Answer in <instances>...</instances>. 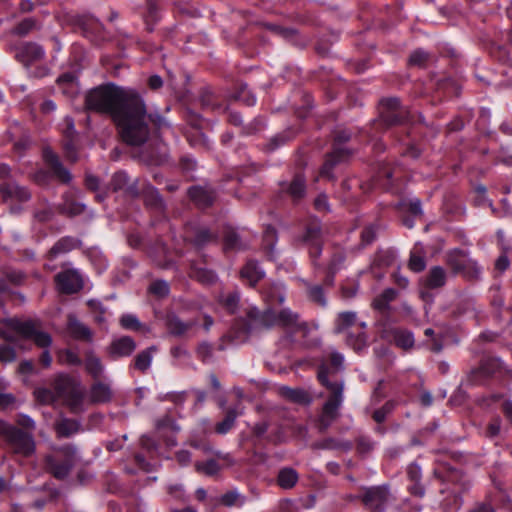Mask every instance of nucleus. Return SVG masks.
<instances>
[{
    "label": "nucleus",
    "mask_w": 512,
    "mask_h": 512,
    "mask_svg": "<svg viewBox=\"0 0 512 512\" xmlns=\"http://www.w3.org/2000/svg\"><path fill=\"white\" fill-rule=\"evenodd\" d=\"M85 108L111 117L121 140L130 146L144 144L152 131L166 125L158 114H148L146 104L135 89L108 82L89 90Z\"/></svg>",
    "instance_id": "1"
},
{
    "label": "nucleus",
    "mask_w": 512,
    "mask_h": 512,
    "mask_svg": "<svg viewBox=\"0 0 512 512\" xmlns=\"http://www.w3.org/2000/svg\"><path fill=\"white\" fill-rule=\"evenodd\" d=\"M379 117L374 119L370 126L361 130L365 134L367 142L372 143V149L376 154L382 153L386 145L381 139V134L391 130V136L401 146L399 153L403 157L417 159L422 150L411 138V125L416 121L414 115L403 105L397 97L382 98L378 105Z\"/></svg>",
    "instance_id": "2"
},
{
    "label": "nucleus",
    "mask_w": 512,
    "mask_h": 512,
    "mask_svg": "<svg viewBox=\"0 0 512 512\" xmlns=\"http://www.w3.org/2000/svg\"><path fill=\"white\" fill-rule=\"evenodd\" d=\"M248 316L251 319H258L262 325L269 328L272 326H281L283 328L292 329L293 331L306 332L307 323L299 321V315L288 308L276 311L268 308L263 312L256 309L249 311Z\"/></svg>",
    "instance_id": "3"
},
{
    "label": "nucleus",
    "mask_w": 512,
    "mask_h": 512,
    "mask_svg": "<svg viewBox=\"0 0 512 512\" xmlns=\"http://www.w3.org/2000/svg\"><path fill=\"white\" fill-rule=\"evenodd\" d=\"M352 138V132L348 129H340L334 132L332 151L325 157V161L320 169V174L329 180L334 178V167L347 161L353 154V150L345 147Z\"/></svg>",
    "instance_id": "4"
},
{
    "label": "nucleus",
    "mask_w": 512,
    "mask_h": 512,
    "mask_svg": "<svg viewBox=\"0 0 512 512\" xmlns=\"http://www.w3.org/2000/svg\"><path fill=\"white\" fill-rule=\"evenodd\" d=\"M396 179V167L389 163H383L372 182L362 183L357 178H348L342 181L341 187L345 192L352 190L354 187H359L365 194L369 193L374 186H380L385 191L396 192L398 189L395 185Z\"/></svg>",
    "instance_id": "5"
},
{
    "label": "nucleus",
    "mask_w": 512,
    "mask_h": 512,
    "mask_svg": "<svg viewBox=\"0 0 512 512\" xmlns=\"http://www.w3.org/2000/svg\"><path fill=\"white\" fill-rule=\"evenodd\" d=\"M319 383L329 391V396L322 409L326 416L337 418L339 409L343 403L344 384L339 381L329 380V369L327 364L319 365L317 369Z\"/></svg>",
    "instance_id": "6"
},
{
    "label": "nucleus",
    "mask_w": 512,
    "mask_h": 512,
    "mask_svg": "<svg viewBox=\"0 0 512 512\" xmlns=\"http://www.w3.org/2000/svg\"><path fill=\"white\" fill-rule=\"evenodd\" d=\"M76 461V448L72 445H65L54 454L46 456L45 466L54 478L63 480L68 476Z\"/></svg>",
    "instance_id": "7"
},
{
    "label": "nucleus",
    "mask_w": 512,
    "mask_h": 512,
    "mask_svg": "<svg viewBox=\"0 0 512 512\" xmlns=\"http://www.w3.org/2000/svg\"><path fill=\"white\" fill-rule=\"evenodd\" d=\"M0 435L16 454L28 457L34 453L35 442L30 433L9 423L0 422Z\"/></svg>",
    "instance_id": "8"
},
{
    "label": "nucleus",
    "mask_w": 512,
    "mask_h": 512,
    "mask_svg": "<svg viewBox=\"0 0 512 512\" xmlns=\"http://www.w3.org/2000/svg\"><path fill=\"white\" fill-rule=\"evenodd\" d=\"M297 242L308 249L312 264L317 266V260L323 250V232L320 220L310 219L304 226L302 233L297 237Z\"/></svg>",
    "instance_id": "9"
},
{
    "label": "nucleus",
    "mask_w": 512,
    "mask_h": 512,
    "mask_svg": "<svg viewBox=\"0 0 512 512\" xmlns=\"http://www.w3.org/2000/svg\"><path fill=\"white\" fill-rule=\"evenodd\" d=\"M445 263L453 274H460L468 279H475L481 273L477 262L472 260L466 251L459 248L447 251Z\"/></svg>",
    "instance_id": "10"
},
{
    "label": "nucleus",
    "mask_w": 512,
    "mask_h": 512,
    "mask_svg": "<svg viewBox=\"0 0 512 512\" xmlns=\"http://www.w3.org/2000/svg\"><path fill=\"white\" fill-rule=\"evenodd\" d=\"M360 500L370 512H386L393 500L390 487L387 484L363 487Z\"/></svg>",
    "instance_id": "11"
},
{
    "label": "nucleus",
    "mask_w": 512,
    "mask_h": 512,
    "mask_svg": "<svg viewBox=\"0 0 512 512\" xmlns=\"http://www.w3.org/2000/svg\"><path fill=\"white\" fill-rule=\"evenodd\" d=\"M65 21L92 42H97L103 37L102 24L90 14L68 13Z\"/></svg>",
    "instance_id": "12"
},
{
    "label": "nucleus",
    "mask_w": 512,
    "mask_h": 512,
    "mask_svg": "<svg viewBox=\"0 0 512 512\" xmlns=\"http://www.w3.org/2000/svg\"><path fill=\"white\" fill-rule=\"evenodd\" d=\"M9 326L25 339L33 340L36 346L48 348L52 344V337L49 333L38 330L36 323L32 320L21 321L11 319Z\"/></svg>",
    "instance_id": "13"
},
{
    "label": "nucleus",
    "mask_w": 512,
    "mask_h": 512,
    "mask_svg": "<svg viewBox=\"0 0 512 512\" xmlns=\"http://www.w3.org/2000/svg\"><path fill=\"white\" fill-rule=\"evenodd\" d=\"M279 194L287 197L294 205L300 204L307 195V180L302 171L293 174L291 180L279 183Z\"/></svg>",
    "instance_id": "14"
},
{
    "label": "nucleus",
    "mask_w": 512,
    "mask_h": 512,
    "mask_svg": "<svg viewBox=\"0 0 512 512\" xmlns=\"http://www.w3.org/2000/svg\"><path fill=\"white\" fill-rule=\"evenodd\" d=\"M267 431V422H259L255 424L247 435L242 434L240 447L247 451L253 450L254 454H256L258 450L264 448L266 442L270 441L267 436Z\"/></svg>",
    "instance_id": "15"
},
{
    "label": "nucleus",
    "mask_w": 512,
    "mask_h": 512,
    "mask_svg": "<svg viewBox=\"0 0 512 512\" xmlns=\"http://www.w3.org/2000/svg\"><path fill=\"white\" fill-rule=\"evenodd\" d=\"M184 240L196 249L218 241V233L205 226L190 225L185 228Z\"/></svg>",
    "instance_id": "16"
},
{
    "label": "nucleus",
    "mask_w": 512,
    "mask_h": 512,
    "mask_svg": "<svg viewBox=\"0 0 512 512\" xmlns=\"http://www.w3.org/2000/svg\"><path fill=\"white\" fill-rule=\"evenodd\" d=\"M58 291L65 295L78 293L83 288V279L76 269H66L55 275Z\"/></svg>",
    "instance_id": "17"
},
{
    "label": "nucleus",
    "mask_w": 512,
    "mask_h": 512,
    "mask_svg": "<svg viewBox=\"0 0 512 512\" xmlns=\"http://www.w3.org/2000/svg\"><path fill=\"white\" fill-rule=\"evenodd\" d=\"M501 364L498 358L484 357L478 367L471 370L470 381L475 385L485 384L501 369Z\"/></svg>",
    "instance_id": "18"
},
{
    "label": "nucleus",
    "mask_w": 512,
    "mask_h": 512,
    "mask_svg": "<svg viewBox=\"0 0 512 512\" xmlns=\"http://www.w3.org/2000/svg\"><path fill=\"white\" fill-rule=\"evenodd\" d=\"M447 282V272L441 266H433L429 269L428 273L421 280V297L423 300L428 301L432 299L430 290L440 289L445 286Z\"/></svg>",
    "instance_id": "19"
},
{
    "label": "nucleus",
    "mask_w": 512,
    "mask_h": 512,
    "mask_svg": "<svg viewBox=\"0 0 512 512\" xmlns=\"http://www.w3.org/2000/svg\"><path fill=\"white\" fill-rule=\"evenodd\" d=\"M137 344L131 336H121L111 341L106 348V354L112 361L131 356Z\"/></svg>",
    "instance_id": "20"
},
{
    "label": "nucleus",
    "mask_w": 512,
    "mask_h": 512,
    "mask_svg": "<svg viewBox=\"0 0 512 512\" xmlns=\"http://www.w3.org/2000/svg\"><path fill=\"white\" fill-rule=\"evenodd\" d=\"M200 104L204 111L222 113L227 108L226 98L211 87L203 88L200 92Z\"/></svg>",
    "instance_id": "21"
},
{
    "label": "nucleus",
    "mask_w": 512,
    "mask_h": 512,
    "mask_svg": "<svg viewBox=\"0 0 512 512\" xmlns=\"http://www.w3.org/2000/svg\"><path fill=\"white\" fill-rule=\"evenodd\" d=\"M43 56V48L36 43L21 42L15 46V58L26 66L40 60Z\"/></svg>",
    "instance_id": "22"
},
{
    "label": "nucleus",
    "mask_w": 512,
    "mask_h": 512,
    "mask_svg": "<svg viewBox=\"0 0 512 512\" xmlns=\"http://www.w3.org/2000/svg\"><path fill=\"white\" fill-rule=\"evenodd\" d=\"M187 194L189 199L200 209L211 207L216 199L214 189L199 185L191 186Z\"/></svg>",
    "instance_id": "23"
},
{
    "label": "nucleus",
    "mask_w": 512,
    "mask_h": 512,
    "mask_svg": "<svg viewBox=\"0 0 512 512\" xmlns=\"http://www.w3.org/2000/svg\"><path fill=\"white\" fill-rule=\"evenodd\" d=\"M297 135V129L288 127L283 131L271 136L262 144L261 150L267 154L273 153L281 147L287 145Z\"/></svg>",
    "instance_id": "24"
},
{
    "label": "nucleus",
    "mask_w": 512,
    "mask_h": 512,
    "mask_svg": "<svg viewBox=\"0 0 512 512\" xmlns=\"http://www.w3.org/2000/svg\"><path fill=\"white\" fill-rule=\"evenodd\" d=\"M43 159L50 168L52 174L62 183H69L72 179L71 173L63 166L58 155L50 149H44Z\"/></svg>",
    "instance_id": "25"
},
{
    "label": "nucleus",
    "mask_w": 512,
    "mask_h": 512,
    "mask_svg": "<svg viewBox=\"0 0 512 512\" xmlns=\"http://www.w3.org/2000/svg\"><path fill=\"white\" fill-rule=\"evenodd\" d=\"M82 245V241L77 237L63 236L48 250L47 258L53 261L61 254L69 253L75 249H81Z\"/></svg>",
    "instance_id": "26"
},
{
    "label": "nucleus",
    "mask_w": 512,
    "mask_h": 512,
    "mask_svg": "<svg viewBox=\"0 0 512 512\" xmlns=\"http://www.w3.org/2000/svg\"><path fill=\"white\" fill-rule=\"evenodd\" d=\"M265 277V272L256 260H248L240 270V279L254 288Z\"/></svg>",
    "instance_id": "27"
},
{
    "label": "nucleus",
    "mask_w": 512,
    "mask_h": 512,
    "mask_svg": "<svg viewBox=\"0 0 512 512\" xmlns=\"http://www.w3.org/2000/svg\"><path fill=\"white\" fill-rule=\"evenodd\" d=\"M130 178L125 171H118L113 174L110 184L107 187L112 192L124 191L127 195L136 197L139 191L135 184H129Z\"/></svg>",
    "instance_id": "28"
},
{
    "label": "nucleus",
    "mask_w": 512,
    "mask_h": 512,
    "mask_svg": "<svg viewBox=\"0 0 512 512\" xmlns=\"http://www.w3.org/2000/svg\"><path fill=\"white\" fill-rule=\"evenodd\" d=\"M197 324L196 320L183 321L175 313H168L165 325L170 335L181 337Z\"/></svg>",
    "instance_id": "29"
},
{
    "label": "nucleus",
    "mask_w": 512,
    "mask_h": 512,
    "mask_svg": "<svg viewBox=\"0 0 512 512\" xmlns=\"http://www.w3.org/2000/svg\"><path fill=\"white\" fill-rule=\"evenodd\" d=\"M67 331L69 335L76 340L85 342L92 341L93 333L91 329L79 321L73 314L67 316Z\"/></svg>",
    "instance_id": "30"
},
{
    "label": "nucleus",
    "mask_w": 512,
    "mask_h": 512,
    "mask_svg": "<svg viewBox=\"0 0 512 512\" xmlns=\"http://www.w3.org/2000/svg\"><path fill=\"white\" fill-rule=\"evenodd\" d=\"M113 392L108 383L99 379L95 380L90 386L89 400L92 404H105L112 400Z\"/></svg>",
    "instance_id": "31"
},
{
    "label": "nucleus",
    "mask_w": 512,
    "mask_h": 512,
    "mask_svg": "<svg viewBox=\"0 0 512 512\" xmlns=\"http://www.w3.org/2000/svg\"><path fill=\"white\" fill-rule=\"evenodd\" d=\"M366 323L361 322L353 330L349 331L346 336V343L355 352L360 353L368 346V336L365 332Z\"/></svg>",
    "instance_id": "32"
},
{
    "label": "nucleus",
    "mask_w": 512,
    "mask_h": 512,
    "mask_svg": "<svg viewBox=\"0 0 512 512\" xmlns=\"http://www.w3.org/2000/svg\"><path fill=\"white\" fill-rule=\"evenodd\" d=\"M53 389L58 397L64 398L81 384L78 380L66 373H59L53 380Z\"/></svg>",
    "instance_id": "33"
},
{
    "label": "nucleus",
    "mask_w": 512,
    "mask_h": 512,
    "mask_svg": "<svg viewBox=\"0 0 512 512\" xmlns=\"http://www.w3.org/2000/svg\"><path fill=\"white\" fill-rule=\"evenodd\" d=\"M0 193L5 201L16 200L26 202L30 199V192L24 186H20L15 182H7L1 185Z\"/></svg>",
    "instance_id": "34"
},
{
    "label": "nucleus",
    "mask_w": 512,
    "mask_h": 512,
    "mask_svg": "<svg viewBox=\"0 0 512 512\" xmlns=\"http://www.w3.org/2000/svg\"><path fill=\"white\" fill-rule=\"evenodd\" d=\"M157 351L155 346H150L139 352L129 365V369H135L141 373H146L150 368L153 355Z\"/></svg>",
    "instance_id": "35"
},
{
    "label": "nucleus",
    "mask_w": 512,
    "mask_h": 512,
    "mask_svg": "<svg viewBox=\"0 0 512 512\" xmlns=\"http://www.w3.org/2000/svg\"><path fill=\"white\" fill-rule=\"evenodd\" d=\"M144 203L147 208L152 212L162 215L165 211V203L158 192V190L152 186H148L144 193Z\"/></svg>",
    "instance_id": "36"
},
{
    "label": "nucleus",
    "mask_w": 512,
    "mask_h": 512,
    "mask_svg": "<svg viewBox=\"0 0 512 512\" xmlns=\"http://www.w3.org/2000/svg\"><path fill=\"white\" fill-rule=\"evenodd\" d=\"M408 267L415 273L422 272L426 267V251L421 243H416L410 251Z\"/></svg>",
    "instance_id": "37"
},
{
    "label": "nucleus",
    "mask_w": 512,
    "mask_h": 512,
    "mask_svg": "<svg viewBox=\"0 0 512 512\" xmlns=\"http://www.w3.org/2000/svg\"><path fill=\"white\" fill-rule=\"evenodd\" d=\"M436 92L441 98L458 97L461 93L460 85L452 78H441L435 84Z\"/></svg>",
    "instance_id": "38"
},
{
    "label": "nucleus",
    "mask_w": 512,
    "mask_h": 512,
    "mask_svg": "<svg viewBox=\"0 0 512 512\" xmlns=\"http://www.w3.org/2000/svg\"><path fill=\"white\" fill-rule=\"evenodd\" d=\"M82 364L84 365L86 372L94 380L99 379L104 371L101 359L92 350L85 352V358Z\"/></svg>",
    "instance_id": "39"
},
{
    "label": "nucleus",
    "mask_w": 512,
    "mask_h": 512,
    "mask_svg": "<svg viewBox=\"0 0 512 512\" xmlns=\"http://www.w3.org/2000/svg\"><path fill=\"white\" fill-rule=\"evenodd\" d=\"M277 240V230L272 225H267L263 232L262 249L269 260L274 259V249Z\"/></svg>",
    "instance_id": "40"
},
{
    "label": "nucleus",
    "mask_w": 512,
    "mask_h": 512,
    "mask_svg": "<svg viewBox=\"0 0 512 512\" xmlns=\"http://www.w3.org/2000/svg\"><path fill=\"white\" fill-rule=\"evenodd\" d=\"M299 480L298 472L291 467H283L277 475V485L285 490L292 489Z\"/></svg>",
    "instance_id": "41"
},
{
    "label": "nucleus",
    "mask_w": 512,
    "mask_h": 512,
    "mask_svg": "<svg viewBox=\"0 0 512 512\" xmlns=\"http://www.w3.org/2000/svg\"><path fill=\"white\" fill-rule=\"evenodd\" d=\"M190 275L204 285H212L218 280V276L213 270L199 267L195 263L191 264Z\"/></svg>",
    "instance_id": "42"
},
{
    "label": "nucleus",
    "mask_w": 512,
    "mask_h": 512,
    "mask_svg": "<svg viewBox=\"0 0 512 512\" xmlns=\"http://www.w3.org/2000/svg\"><path fill=\"white\" fill-rule=\"evenodd\" d=\"M379 228L380 224L378 222L365 225L360 233V243L358 245V249H364L367 246L372 245L378 237Z\"/></svg>",
    "instance_id": "43"
},
{
    "label": "nucleus",
    "mask_w": 512,
    "mask_h": 512,
    "mask_svg": "<svg viewBox=\"0 0 512 512\" xmlns=\"http://www.w3.org/2000/svg\"><path fill=\"white\" fill-rule=\"evenodd\" d=\"M223 246L225 251H240L245 249L240 235L231 227H228L224 231Z\"/></svg>",
    "instance_id": "44"
},
{
    "label": "nucleus",
    "mask_w": 512,
    "mask_h": 512,
    "mask_svg": "<svg viewBox=\"0 0 512 512\" xmlns=\"http://www.w3.org/2000/svg\"><path fill=\"white\" fill-rule=\"evenodd\" d=\"M395 345L403 350H409L414 346L415 339L411 331L397 328L392 332Z\"/></svg>",
    "instance_id": "45"
},
{
    "label": "nucleus",
    "mask_w": 512,
    "mask_h": 512,
    "mask_svg": "<svg viewBox=\"0 0 512 512\" xmlns=\"http://www.w3.org/2000/svg\"><path fill=\"white\" fill-rule=\"evenodd\" d=\"M196 471L209 477L217 476L224 468L216 459H207L195 463Z\"/></svg>",
    "instance_id": "46"
},
{
    "label": "nucleus",
    "mask_w": 512,
    "mask_h": 512,
    "mask_svg": "<svg viewBox=\"0 0 512 512\" xmlns=\"http://www.w3.org/2000/svg\"><path fill=\"white\" fill-rule=\"evenodd\" d=\"M84 210L85 205L72 197H66L64 202L59 206V212L70 217L80 215Z\"/></svg>",
    "instance_id": "47"
},
{
    "label": "nucleus",
    "mask_w": 512,
    "mask_h": 512,
    "mask_svg": "<svg viewBox=\"0 0 512 512\" xmlns=\"http://www.w3.org/2000/svg\"><path fill=\"white\" fill-rule=\"evenodd\" d=\"M432 57L431 53L422 48H418L410 54L408 58V65L418 68H426Z\"/></svg>",
    "instance_id": "48"
},
{
    "label": "nucleus",
    "mask_w": 512,
    "mask_h": 512,
    "mask_svg": "<svg viewBox=\"0 0 512 512\" xmlns=\"http://www.w3.org/2000/svg\"><path fill=\"white\" fill-rule=\"evenodd\" d=\"M246 502V496L242 495L235 489L225 492L220 498V503L226 507H242Z\"/></svg>",
    "instance_id": "49"
},
{
    "label": "nucleus",
    "mask_w": 512,
    "mask_h": 512,
    "mask_svg": "<svg viewBox=\"0 0 512 512\" xmlns=\"http://www.w3.org/2000/svg\"><path fill=\"white\" fill-rule=\"evenodd\" d=\"M240 302V293L238 291L229 292L219 296V303L230 314L236 313Z\"/></svg>",
    "instance_id": "50"
},
{
    "label": "nucleus",
    "mask_w": 512,
    "mask_h": 512,
    "mask_svg": "<svg viewBox=\"0 0 512 512\" xmlns=\"http://www.w3.org/2000/svg\"><path fill=\"white\" fill-rule=\"evenodd\" d=\"M80 425L78 421L74 419L64 418L59 421L56 425L57 434L60 437H70L74 433L78 432Z\"/></svg>",
    "instance_id": "51"
},
{
    "label": "nucleus",
    "mask_w": 512,
    "mask_h": 512,
    "mask_svg": "<svg viewBox=\"0 0 512 512\" xmlns=\"http://www.w3.org/2000/svg\"><path fill=\"white\" fill-rule=\"evenodd\" d=\"M282 394L285 398L294 403L308 404L310 402L309 394L303 389L284 387Z\"/></svg>",
    "instance_id": "52"
},
{
    "label": "nucleus",
    "mask_w": 512,
    "mask_h": 512,
    "mask_svg": "<svg viewBox=\"0 0 512 512\" xmlns=\"http://www.w3.org/2000/svg\"><path fill=\"white\" fill-rule=\"evenodd\" d=\"M356 322V313L351 311L341 312L338 314L335 322V330L337 333L343 332L344 330L354 327Z\"/></svg>",
    "instance_id": "53"
},
{
    "label": "nucleus",
    "mask_w": 512,
    "mask_h": 512,
    "mask_svg": "<svg viewBox=\"0 0 512 512\" xmlns=\"http://www.w3.org/2000/svg\"><path fill=\"white\" fill-rule=\"evenodd\" d=\"M214 345L207 341L198 344L196 348V357L204 364H209L213 361Z\"/></svg>",
    "instance_id": "54"
},
{
    "label": "nucleus",
    "mask_w": 512,
    "mask_h": 512,
    "mask_svg": "<svg viewBox=\"0 0 512 512\" xmlns=\"http://www.w3.org/2000/svg\"><path fill=\"white\" fill-rule=\"evenodd\" d=\"M86 257L99 270H104L108 266V262L103 253L98 248H88L85 252Z\"/></svg>",
    "instance_id": "55"
},
{
    "label": "nucleus",
    "mask_w": 512,
    "mask_h": 512,
    "mask_svg": "<svg viewBox=\"0 0 512 512\" xmlns=\"http://www.w3.org/2000/svg\"><path fill=\"white\" fill-rule=\"evenodd\" d=\"M64 399L73 412L81 410L84 401V392L81 388V385L70 394L65 396Z\"/></svg>",
    "instance_id": "56"
},
{
    "label": "nucleus",
    "mask_w": 512,
    "mask_h": 512,
    "mask_svg": "<svg viewBox=\"0 0 512 512\" xmlns=\"http://www.w3.org/2000/svg\"><path fill=\"white\" fill-rule=\"evenodd\" d=\"M237 418V413L233 409H229L225 417L222 421L218 422L215 426V431L218 434H226L228 433L231 428L234 426L235 420Z\"/></svg>",
    "instance_id": "57"
},
{
    "label": "nucleus",
    "mask_w": 512,
    "mask_h": 512,
    "mask_svg": "<svg viewBox=\"0 0 512 512\" xmlns=\"http://www.w3.org/2000/svg\"><path fill=\"white\" fill-rule=\"evenodd\" d=\"M160 0H147V12L145 15L146 29L149 32L153 31L151 23H154L158 19Z\"/></svg>",
    "instance_id": "58"
},
{
    "label": "nucleus",
    "mask_w": 512,
    "mask_h": 512,
    "mask_svg": "<svg viewBox=\"0 0 512 512\" xmlns=\"http://www.w3.org/2000/svg\"><path fill=\"white\" fill-rule=\"evenodd\" d=\"M376 442L371 437L360 435L355 439L356 451L360 456H365L372 452L375 448Z\"/></svg>",
    "instance_id": "59"
},
{
    "label": "nucleus",
    "mask_w": 512,
    "mask_h": 512,
    "mask_svg": "<svg viewBox=\"0 0 512 512\" xmlns=\"http://www.w3.org/2000/svg\"><path fill=\"white\" fill-rule=\"evenodd\" d=\"M307 295L310 301L315 304L325 307L327 304L324 290L321 285H310L307 284Z\"/></svg>",
    "instance_id": "60"
},
{
    "label": "nucleus",
    "mask_w": 512,
    "mask_h": 512,
    "mask_svg": "<svg viewBox=\"0 0 512 512\" xmlns=\"http://www.w3.org/2000/svg\"><path fill=\"white\" fill-rule=\"evenodd\" d=\"M58 362L60 364H68L71 366H80L83 360L79 355L70 349H62L58 352Z\"/></svg>",
    "instance_id": "61"
},
{
    "label": "nucleus",
    "mask_w": 512,
    "mask_h": 512,
    "mask_svg": "<svg viewBox=\"0 0 512 512\" xmlns=\"http://www.w3.org/2000/svg\"><path fill=\"white\" fill-rule=\"evenodd\" d=\"M396 403L393 400L387 401L382 407L376 409L372 413V419L378 423L382 424L385 422L387 416L393 412L395 409Z\"/></svg>",
    "instance_id": "62"
},
{
    "label": "nucleus",
    "mask_w": 512,
    "mask_h": 512,
    "mask_svg": "<svg viewBox=\"0 0 512 512\" xmlns=\"http://www.w3.org/2000/svg\"><path fill=\"white\" fill-rule=\"evenodd\" d=\"M120 325L123 329L129 331H140L143 327V324L133 314H123L120 317Z\"/></svg>",
    "instance_id": "63"
},
{
    "label": "nucleus",
    "mask_w": 512,
    "mask_h": 512,
    "mask_svg": "<svg viewBox=\"0 0 512 512\" xmlns=\"http://www.w3.org/2000/svg\"><path fill=\"white\" fill-rule=\"evenodd\" d=\"M393 262V254L389 251H378L372 261V268L388 267Z\"/></svg>",
    "instance_id": "64"
}]
</instances>
